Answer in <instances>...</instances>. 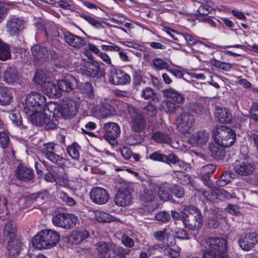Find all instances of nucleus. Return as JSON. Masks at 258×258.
Segmentation results:
<instances>
[{
  "label": "nucleus",
  "mask_w": 258,
  "mask_h": 258,
  "mask_svg": "<svg viewBox=\"0 0 258 258\" xmlns=\"http://www.w3.org/2000/svg\"><path fill=\"white\" fill-rule=\"evenodd\" d=\"M155 218L157 220L162 222H166L168 221L170 217L168 213L165 211L159 212L155 216Z\"/></svg>",
  "instance_id": "obj_63"
},
{
  "label": "nucleus",
  "mask_w": 258,
  "mask_h": 258,
  "mask_svg": "<svg viewBox=\"0 0 258 258\" xmlns=\"http://www.w3.org/2000/svg\"><path fill=\"white\" fill-rule=\"evenodd\" d=\"M23 23V21L19 18L14 17L10 18L6 25L7 32L11 36H17Z\"/></svg>",
  "instance_id": "obj_20"
},
{
  "label": "nucleus",
  "mask_w": 258,
  "mask_h": 258,
  "mask_svg": "<svg viewBox=\"0 0 258 258\" xmlns=\"http://www.w3.org/2000/svg\"><path fill=\"white\" fill-rule=\"evenodd\" d=\"M211 186L212 185H211L210 187H208L207 189L203 190L202 194L203 196L208 200L210 201H214L217 199V195L216 192V188H211Z\"/></svg>",
  "instance_id": "obj_51"
},
{
  "label": "nucleus",
  "mask_w": 258,
  "mask_h": 258,
  "mask_svg": "<svg viewBox=\"0 0 258 258\" xmlns=\"http://www.w3.org/2000/svg\"><path fill=\"white\" fill-rule=\"evenodd\" d=\"M56 183L59 185L66 188L70 187L69 180L67 175L59 176L56 180Z\"/></svg>",
  "instance_id": "obj_61"
},
{
  "label": "nucleus",
  "mask_w": 258,
  "mask_h": 258,
  "mask_svg": "<svg viewBox=\"0 0 258 258\" xmlns=\"http://www.w3.org/2000/svg\"><path fill=\"white\" fill-rule=\"evenodd\" d=\"M81 17L87 21L88 23H89L92 26L97 28V29H103L104 28V26L102 25L101 23L96 20L94 18L91 16L85 14H81L80 15Z\"/></svg>",
  "instance_id": "obj_50"
},
{
  "label": "nucleus",
  "mask_w": 258,
  "mask_h": 258,
  "mask_svg": "<svg viewBox=\"0 0 258 258\" xmlns=\"http://www.w3.org/2000/svg\"><path fill=\"white\" fill-rule=\"evenodd\" d=\"M249 240V245H252L253 247L258 243V233L251 232L246 234Z\"/></svg>",
  "instance_id": "obj_64"
},
{
  "label": "nucleus",
  "mask_w": 258,
  "mask_h": 258,
  "mask_svg": "<svg viewBox=\"0 0 258 258\" xmlns=\"http://www.w3.org/2000/svg\"><path fill=\"white\" fill-rule=\"evenodd\" d=\"M130 76L121 70L113 69L110 71L109 82L112 84L125 85L130 83Z\"/></svg>",
  "instance_id": "obj_13"
},
{
  "label": "nucleus",
  "mask_w": 258,
  "mask_h": 258,
  "mask_svg": "<svg viewBox=\"0 0 258 258\" xmlns=\"http://www.w3.org/2000/svg\"><path fill=\"white\" fill-rule=\"evenodd\" d=\"M89 236V233L85 230L74 231L72 234V237L76 243L82 242Z\"/></svg>",
  "instance_id": "obj_43"
},
{
  "label": "nucleus",
  "mask_w": 258,
  "mask_h": 258,
  "mask_svg": "<svg viewBox=\"0 0 258 258\" xmlns=\"http://www.w3.org/2000/svg\"><path fill=\"white\" fill-rule=\"evenodd\" d=\"M59 198L65 203L69 206H74L76 205V202L72 198L69 197L68 195L63 192L60 191L59 192Z\"/></svg>",
  "instance_id": "obj_59"
},
{
  "label": "nucleus",
  "mask_w": 258,
  "mask_h": 258,
  "mask_svg": "<svg viewBox=\"0 0 258 258\" xmlns=\"http://www.w3.org/2000/svg\"><path fill=\"white\" fill-rule=\"evenodd\" d=\"M16 226L15 222H8L5 225L4 229V236L6 239L14 238L15 236Z\"/></svg>",
  "instance_id": "obj_38"
},
{
  "label": "nucleus",
  "mask_w": 258,
  "mask_h": 258,
  "mask_svg": "<svg viewBox=\"0 0 258 258\" xmlns=\"http://www.w3.org/2000/svg\"><path fill=\"white\" fill-rule=\"evenodd\" d=\"M205 247L207 249L203 253V258H229L224 252L227 249V243L224 238H208Z\"/></svg>",
  "instance_id": "obj_1"
},
{
  "label": "nucleus",
  "mask_w": 258,
  "mask_h": 258,
  "mask_svg": "<svg viewBox=\"0 0 258 258\" xmlns=\"http://www.w3.org/2000/svg\"><path fill=\"white\" fill-rule=\"evenodd\" d=\"M158 193L159 197L162 201H167L172 199L171 188L168 186L160 187Z\"/></svg>",
  "instance_id": "obj_44"
},
{
  "label": "nucleus",
  "mask_w": 258,
  "mask_h": 258,
  "mask_svg": "<svg viewBox=\"0 0 258 258\" xmlns=\"http://www.w3.org/2000/svg\"><path fill=\"white\" fill-rule=\"evenodd\" d=\"M60 240V235L56 231L45 229L34 236L32 244L34 248L39 249L51 248Z\"/></svg>",
  "instance_id": "obj_2"
},
{
  "label": "nucleus",
  "mask_w": 258,
  "mask_h": 258,
  "mask_svg": "<svg viewBox=\"0 0 258 258\" xmlns=\"http://www.w3.org/2000/svg\"><path fill=\"white\" fill-rule=\"evenodd\" d=\"M181 35L183 36L182 41L183 40H185L186 42L189 44V45H192L196 44L203 45V43L200 41L197 40L196 37L195 36H192L188 33L181 34Z\"/></svg>",
  "instance_id": "obj_54"
},
{
  "label": "nucleus",
  "mask_w": 258,
  "mask_h": 258,
  "mask_svg": "<svg viewBox=\"0 0 258 258\" xmlns=\"http://www.w3.org/2000/svg\"><path fill=\"white\" fill-rule=\"evenodd\" d=\"M162 92L165 96L170 98L176 103L181 104L184 102V97L182 94L177 92L175 89L170 88L169 89H164Z\"/></svg>",
  "instance_id": "obj_34"
},
{
  "label": "nucleus",
  "mask_w": 258,
  "mask_h": 258,
  "mask_svg": "<svg viewBox=\"0 0 258 258\" xmlns=\"http://www.w3.org/2000/svg\"><path fill=\"white\" fill-rule=\"evenodd\" d=\"M169 234L167 228H164L162 230H159L154 233V238L158 241H162L168 238Z\"/></svg>",
  "instance_id": "obj_57"
},
{
  "label": "nucleus",
  "mask_w": 258,
  "mask_h": 258,
  "mask_svg": "<svg viewBox=\"0 0 258 258\" xmlns=\"http://www.w3.org/2000/svg\"><path fill=\"white\" fill-rule=\"evenodd\" d=\"M96 246L99 258H122L119 254L125 252L124 249L113 243L101 242Z\"/></svg>",
  "instance_id": "obj_6"
},
{
  "label": "nucleus",
  "mask_w": 258,
  "mask_h": 258,
  "mask_svg": "<svg viewBox=\"0 0 258 258\" xmlns=\"http://www.w3.org/2000/svg\"><path fill=\"white\" fill-rule=\"evenodd\" d=\"M152 67L156 71L167 70L169 67V64L159 58H155L152 60Z\"/></svg>",
  "instance_id": "obj_47"
},
{
  "label": "nucleus",
  "mask_w": 258,
  "mask_h": 258,
  "mask_svg": "<svg viewBox=\"0 0 258 258\" xmlns=\"http://www.w3.org/2000/svg\"><path fill=\"white\" fill-rule=\"evenodd\" d=\"M0 145L8 156H14V151L9 137L6 132H0Z\"/></svg>",
  "instance_id": "obj_27"
},
{
  "label": "nucleus",
  "mask_w": 258,
  "mask_h": 258,
  "mask_svg": "<svg viewBox=\"0 0 258 258\" xmlns=\"http://www.w3.org/2000/svg\"><path fill=\"white\" fill-rule=\"evenodd\" d=\"M94 214L96 220L100 222H110L118 221L117 218L113 217L108 213L102 211H96Z\"/></svg>",
  "instance_id": "obj_37"
},
{
  "label": "nucleus",
  "mask_w": 258,
  "mask_h": 258,
  "mask_svg": "<svg viewBox=\"0 0 258 258\" xmlns=\"http://www.w3.org/2000/svg\"><path fill=\"white\" fill-rule=\"evenodd\" d=\"M112 107L108 104L95 106L92 109V113L96 117L103 118L113 114Z\"/></svg>",
  "instance_id": "obj_22"
},
{
  "label": "nucleus",
  "mask_w": 258,
  "mask_h": 258,
  "mask_svg": "<svg viewBox=\"0 0 258 258\" xmlns=\"http://www.w3.org/2000/svg\"><path fill=\"white\" fill-rule=\"evenodd\" d=\"M132 116V129L133 131L140 133L143 131L147 126L146 119L137 110L132 108L130 110Z\"/></svg>",
  "instance_id": "obj_12"
},
{
  "label": "nucleus",
  "mask_w": 258,
  "mask_h": 258,
  "mask_svg": "<svg viewBox=\"0 0 258 258\" xmlns=\"http://www.w3.org/2000/svg\"><path fill=\"white\" fill-rule=\"evenodd\" d=\"M13 101V95L10 90L6 87L0 86V104L8 105Z\"/></svg>",
  "instance_id": "obj_35"
},
{
  "label": "nucleus",
  "mask_w": 258,
  "mask_h": 258,
  "mask_svg": "<svg viewBox=\"0 0 258 258\" xmlns=\"http://www.w3.org/2000/svg\"><path fill=\"white\" fill-rule=\"evenodd\" d=\"M144 113L151 117L156 116L157 110L156 107L151 103H149L144 108Z\"/></svg>",
  "instance_id": "obj_58"
},
{
  "label": "nucleus",
  "mask_w": 258,
  "mask_h": 258,
  "mask_svg": "<svg viewBox=\"0 0 258 258\" xmlns=\"http://www.w3.org/2000/svg\"><path fill=\"white\" fill-rule=\"evenodd\" d=\"M8 251L7 254L12 258L18 256L22 249V243L18 240L14 238L8 239Z\"/></svg>",
  "instance_id": "obj_26"
},
{
  "label": "nucleus",
  "mask_w": 258,
  "mask_h": 258,
  "mask_svg": "<svg viewBox=\"0 0 258 258\" xmlns=\"http://www.w3.org/2000/svg\"><path fill=\"white\" fill-rule=\"evenodd\" d=\"M154 95V90L150 87H147L142 90L141 96L145 99H149L152 98Z\"/></svg>",
  "instance_id": "obj_62"
},
{
  "label": "nucleus",
  "mask_w": 258,
  "mask_h": 258,
  "mask_svg": "<svg viewBox=\"0 0 258 258\" xmlns=\"http://www.w3.org/2000/svg\"><path fill=\"white\" fill-rule=\"evenodd\" d=\"M77 80L74 78H72L70 81L67 80H61L58 81V84L60 91L70 92L74 88L75 84H77Z\"/></svg>",
  "instance_id": "obj_36"
},
{
  "label": "nucleus",
  "mask_w": 258,
  "mask_h": 258,
  "mask_svg": "<svg viewBox=\"0 0 258 258\" xmlns=\"http://www.w3.org/2000/svg\"><path fill=\"white\" fill-rule=\"evenodd\" d=\"M231 179V173L226 171L223 173L219 179L217 181V184L220 186H223L229 183Z\"/></svg>",
  "instance_id": "obj_53"
},
{
  "label": "nucleus",
  "mask_w": 258,
  "mask_h": 258,
  "mask_svg": "<svg viewBox=\"0 0 258 258\" xmlns=\"http://www.w3.org/2000/svg\"><path fill=\"white\" fill-rule=\"evenodd\" d=\"M34 81L37 86H40L42 89L50 80L46 77L43 71L39 70L36 72Z\"/></svg>",
  "instance_id": "obj_39"
},
{
  "label": "nucleus",
  "mask_w": 258,
  "mask_h": 258,
  "mask_svg": "<svg viewBox=\"0 0 258 258\" xmlns=\"http://www.w3.org/2000/svg\"><path fill=\"white\" fill-rule=\"evenodd\" d=\"M30 114L31 122L37 125H44L46 130L53 129L56 126V121L50 119L45 113L43 109H36L34 112H27Z\"/></svg>",
  "instance_id": "obj_7"
},
{
  "label": "nucleus",
  "mask_w": 258,
  "mask_h": 258,
  "mask_svg": "<svg viewBox=\"0 0 258 258\" xmlns=\"http://www.w3.org/2000/svg\"><path fill=\"white\" fill-rule=\"evenodd\" d=\"M63 38L68 44L75 48H80L85 44V40L83 38L69 32L63 33Z\"/></svg>",
  "instance_id": "obj_24"
},
{
  "label": "nucleus",
  "mask_w": 258,
  "mask_h": 258,
  "mask_svg": "<svg viewBox=\"0 0 258 258\" xmlns=\"http://www.w3.org/2000/svg\"><path fill=\"white\" fill-rule=\"evenodd\" d=\"M156 196V192L150 189L144 188L140 192V200L146 202H150L153 201Z\"/></svg>",
  "instance_id": "obj_41"
},
{
  "label": "nucleus",
  "mask_w": 258,
  "mask_h": 258,
  "mask_svg": "<svg viewBox=\"0 0 258 258\" xmlns=\"http://www.w3.org/2000/svg\"><path fill=\"white\" fill-rule=\"evenodd\" d=\"M171 192L173 195L178 198H181L184 194L183 187L179 185H174L172 187Z\"/></svg>",
  "instance_id": "obj_60"
},
{
  "label": "nucleus",
  "mask_w": 258,
  "mask_h": 258,
  "mask_svg": "<svg viewBox=\"0 0 258 258\" xmlns=\"http://www.w3.org/2000/svg\"><path fill=\"white\" fill-rule=\"evenodd\" d=\"M209 135L205 131H200L192 134L188 143L193 147H200L205 145L208 141Z\"/></svg>",
  "instance_id": "obj_19"
},
{
  "label": "nucleus",
  "mask_w": 258,
  "mask_h": 258,
  "mask_svg": "<svg viewBox=\"0 0 258 258\" xmlns=\"http://www.w3.org/2000/svg\"><path fill=\"white\" fill-rule=\"evenodd\" d=\"M238 244L239 246L244 250L248 251L253 248L251 244L249 245V240L247 236L245 235L241 236L238 240Z\"/></svg>",
  "instance_id": "obj_52"
},
{
  "label": "nucleus",
  "mask_w": 258,
  "mask_h": 258,
  "mask_svg": "<svg viewBox=\"0 0 258 258\" xmlns=\"http://www.w3.org/2000/svg\"><path fill=\"white\" fill-rule=\"evenodd\" d=\"M211 1H209L201 6L199 8L197 13L196 14V18L200 21H204L207 17L208 14L214 9L211 6Z\"/></svg>",
  "instance_id": "obj_33"
},
{
  "label": "nucleus",
  "mask_w": 258,
  "mask_h": 258,
  "mask_svg": "<svg viewBox=\"0 0 258 258\" xmlns=\"http://www.w3.org/2000/svg\"><path fill=\"white\" fill-rule=\"evenodd\" d=\"M149 158L153 161L168 164L169 160V154L167 156L156 151L150 155Z\"/></svg>",
  "instance_id": "obj_48"
},
{
  "label": "nucleus",
  "mask_w": 258,
  "mask_h": 258,
  "mask_svg": "<svg viewBox=\"0 0 258 258\" xmlns=\"http://www.w3.org/2000/svg\"><path fill=\"white\" fill-rule=\"evenodd\" d=\"M31 51L33 56L38 60L50 57L55 59L57 57V53L54 50H51L48 48L39 45L32 47Z\"/></svg>",
  "instance_id": "obj_16"
},
{
  "label": "nucleus",
  "mask_w": 258,
  "mask_h": 258,
  "mask_svg": "<svg viewBox=\"0 0 258 258\" xmlns=\"http://www.w3.org/2000/svg\"><path fill=\"white\" fill-rule=\"evenodd\" d=\"M79 221L77 216L70 213H60L54 216L52 219L55 226L66 229L73 228Z\"/></svg>",
  "instance_id": "obj_9"
},
{
  "label": "nucleus",
  "mask_w": 258,
  "mask_h": 258,
  "mask_svg": "<svg viewBox=\"0 0 258 258\" xmlns=\"http://www.w3.org/2000/svg\"><path fill=\"white\" fill-rule=\"evenodd\" d=\"M46 105V98L42 94L32 92L25 98V109L27 112H34L36 109H44Z\"/></svg>",
  "instance_id": "obj_8"
},
{
  "label": "nucleus",
  "mask_w": 258,
  "mask_h": 258,
  "mask_svg": "<svg viewBox=\"0 0 258 258\" xmlns=\"http://www.w3.org/2000/svg\"><path fill=\"white\" fill-rule=\"evenodd\" d=\"M90 198L94 203L99 205H103L108 201L109 196L105 189L96 187L92 189L90 192Z\"/></svg>",
  "instance_id": "obj_17"
},
{
  "label": "nucleus",
  "mask_w": 258,
  "mask_h": 258,
  "mask_svg": "<svg viewBox=\"0 0 258 258\" xmlns=\"http://www.w3.org/2000/svg\"><path fill=\"white\" fill-rule=\"evenodd\" d=\"M216 120L221 123L229 122L231 120L232 114L226 108L217 107L215 112Z\"/></svg>",
  "instance_id": "obj_30"
},
{
  "label": "nucleus",
  "mask_w": 258,
  "mask_h": 258,
  "mask_svg": "<svg viewBox=\"0 0 258 258\" xmlns=\"http://www.w3.org/2000/svg\"><path fill=\"white\" fill-rule=\"evenodd\" d=\"M103 137L111 145L116 144V138L120 134L119 125L114 122H107L104 125Z\"/></svg>",
  "instance_id": "obj_11"
},
{
  "label": "nucleus",
  "mask_w": 258,
  "mask_h": 258,
  "mask_svg": "<svg viewBox=\"0 0 258 258\" xmlns=\"http://www.w3.org/2000/svg\"><path fill=\"white\" fill-rule=\"evenodd\" d=\"M78 109L76 102L73 99L67 98L62 102L60 113L63 117L69 118L74 116L77 114Z\"/></svg>",
  "instance_id": "obj_14"
},
{
  "label": "nucleus",
  "mask_w": 258,
  "mask_h": 258,
  "mask_svg": "<svg viewBox=\"0 0 258 258\" xmlns=\"http://www.w3.org/2000/svg\"><path fill=\"white\" fill-rule=\"evenodd\" d=\"M56 145L52 143H46L43 145L42 153L43 156L52 163L59 167H72L74 164L69 159H66L56 153Z\"/></svg>",
  "instance_id": "obj_5"
},
{
  "label": "nucleus",
  "mask_w": 258,
  "mask_h": 258,
  "mask_svg": "<svg viewBox=\"0 0 258 258\" xmlns=\"http://www.w3.org/2000/svg\"><path fill=\"white\" fill-rule=\"evenodd\" d=\"M168 164H172L176 169V172H182L188 168V164L180 160L178 156L173 153L169 154V160Z\"/></svg>",
  "instance_id": "obj_31"
},
{
  "label": "nucleus",
  "mask_w": 258,
  "mask_h": 258,
  "mask_svg": "<svg viewBox=\"0 0 258 258\" xmlns=\"http://www.w3.org/2000/svg\"><path fill=\"white\" fill-rule=\"evenodd\" d=\"M216 168V166L213 164H207L201 168L202 180L208 187L212 185V183L210 181V178L213 174Z\"/></svg>",
  "instance_id": "obj_28"
},
{
  "label": "nucleus",
  "mask_w": 258,
  "mask_h": 258,
  "mask_svg": "<svg viewBox=\"0 0 258 258\" xmlns=\"http://www.w3.org/2000/svg\"><path fill=\"white\" fill-rule=\"evenodd\" d=\"M11 56L10 47L5 43L0 42V60L5 61Z\"/></svg>",
  "instance_id": "obj_45"
},
{
  "label": "nucleus",
  "mask_w": 258,
  "mask_h": 258,
  "mask_svg": "<svg viewBox=\"0 0 258 258\" xmlns=\"http://www.w3.org/2000/svg\"><path fill=\"white\" fill-rule=\"evenodd\" d=\"M47 192L46 190H43L41 192L32 194L30 195L31 199L37 202L38 203L41 204L47 198Z\"/></svg>",
  "instance_id": "obj_49"
},
{
  "label": "nucleus",
  "mask_w": 258,
  "mask_h": 258,
  "mask_svg": "<svg viewBox=\"0 0 258 258\" xmlns=\"http://www.w3.org/2000/svg\"><path fill=\"white\" fill-rule=\"evenodd\" d=\"M16 175L19 180L24 182L31 181L34 176L33 170L22 165L18 167Z\"/></svg>",
  "instance_id": "obj_23"
},
{
  "label": "nucleus",
  "mask_w": 258,
  "mask_h": 258,
  "mask_svg": "<svg viewBox=\"0 0 258 258\" xmlns=\"http://www.w3.org/2000/svg\"><path fill=\"white\" fill-rule=\"evenodd\" d=\"M258 102H253L249 111L250 118L258 122Z\"/></svg>",
  "instance_id": "obj_56"
},
{
  "label": "nucleus",
  "mask_w": 258,
  "mask_h": 258,
  "mask_svg": "<svg viewBox=\"0 0 258 258\" xmlns=\"http://www.w3.org/2000/svg\"><path fill=\"white\" fill-rule=\"evenodd\" d=\"M42 90L43 93L49 97L59 98L61 95L59 85L50 81L47 82V83L44 86Z\"/></svg>",
  "instance_id": "obj_25"
},
{
  "label": "nucleus",
  "mask_w": 258,
  "mask_h": 258,
  "mask_svg": "<svg viewBox=\"0 0 258 258\" xmlns=\"http://www.w3.org/2000/svg\"><path fill=\"white\" fill-rule=\"evenodd\" d=\"M132 195L126 189H121L118 191L114 198V203L121 207L125 206L131 204L132 201Z\"/></svg>",
  "instance_id": "obj_21"
},
{
  "label": "nucleus",
  "mask_w": 258,
  "mask_h": 258,
  "mask_svg": "<svg viewBox=\"0 0 258 258\" xmlns=\"http://www.w3.org/2000/svg\"><path fill=\"white\" fill-rule=\"evenodd\" d=\"M80 149L81 147L78 143H73L67 147V152L73 159L78 161L80 158Z\"/></svg>",
  "instance_id": "obj_40"
},
{
  "label": "nucleus",
  "mask_w": 258,
  "mask_h": 258,
  "mask_svg": "<svg viewBox=\"0 0 258 258\" xmlns=\"http://www.w3.org/2000/svg\"><path fill=\"white\" fill-rule=\"evenodd\" d=\"M161 253H163L164 255H166L172 258H177L180 255L179 250L173 249L168 245H165L162 246Z\"/></svg>",
  "instance_id": "obj_46"
},
{
  "label": "nucleus",
  "mask_w": 258,
  "mask_h": 258,
  "mask_svg": "<svg viewBox=\"0 0 258 258\" xmlns=\"http://www.w3.org/2000/svg\"><path fill=\"white\" fill-rule=\"evenodd\" d=\"M181 219L185 226L192 230L201 227L203 222L201 211L193 205H187L184 207Z\"/></svg>",
  "instance_id": "obj_3"
},
{
  "label": "nucleus",
  "mask_w": 258,
  "mask_h": 258,
  "mask_svg": "<svg viewBox=\"0 0 258 258\" xmlns=\"http://www.w3.org/2000/svg\"><path fill=\"white\" fill-rule=\"evenodd\" d=\"M220 144L215 142L209 144V149L210 151L211 156L217 160L223 159L225 156V151Z\"/></svg>",
  "instance_id": "obj_29"
},
{
  "label": "nucleus",
  "mask_w": 258,
  "mask_h": 258,
  "mask_svg": "<svg viewBox=\"0 0 258 258\" xmlns=\"http://www.w3.org/2000/svg\"><path fill=\"white\" fill-rule=\"evenodd\" d=\"M255 168L254 164L248 160L236 161L233 164V169L238 175L247 176L251 174Z\"/></svg>",
  "instance_id": "obj_15"
},
{
  "label": "nucleus",
  "mask_w": 258,
  "mask_h": 258,
  "mask_svg": "<svg viewBox=\"0 0 258 258\" xmlns=\"http://www.w3.org/2000/svg\"><path fill=\"white\" fill-rule=\"evenodd\" d=\"M215 141L223 147L231 146L235 141L236 135L231 128L225 125H217L213 130Z\"/></svg>",
  "instance_id": "obj_4"
},
{
  "label": "nucleus",
  "mask_w": 258,
  "mask_h": 258,
  "mask_svg": "<svg viewBox=\"0 0 258 258\" xmlns=\"http://www.w3.org/2000/svg\"><path fill=\"white\" fill-rule=\"evenodd\" d=\"M21 78V74L14 67H8L4 72V81L8 84L14 85L19 83Z\"/></svg>",
  "instance_id": "obj_18"
},
{
  "label": "nucleus",
  "mask_w": 258,
  "mask_h": 258,
  "mask_svg": "<svg viewBox=\"0 0 258 258\" xmlns=\"http://www.w3.org/2000/svg\"><path fill=\"white\" fill-rule=\"evenodd\" d=\"M82 71L84 74L90 77H94L99 74L100 67L96 62H86L83 66Z\"/></svg>",
  "instance_id": "obj_32"
},
{
  "label": "nucleus",
  "mask_w": 258,
  "mask_h": 258,
  "mask_svg": "<svg viewBox=\"0 0 258 258\" xmlns=\"http://www.w3.org/2000/svg\"><path fill=\"white\" fill-rule=\"evenodd\" d=\"M194 122V116L188 112L181 113L176 119L177 129L184 134L189 131Z\"/></svg>",
  "instance_id": "obj_10"
},
{
  "label": "nucleus",
  "mask_w": 258,
  "mask_h": 258,
  "mask_svg": "<svg viewBox=\"0 0 258 258\" xmlns=\"http://www.w3.org/2000/svg\"><path fill=\"white\" fill-rule=\"evenodd\" d=\"M152 139L155 142L158 143L169 144L171 141L168 134L161 132L154 133L153 134Z\"/></svg>",
  "instance_id": "obj_42"
},
{
  "label": "nucleus",
  "mask_w": 258,
  "mask_h": 258,
  "mask_svg": "<svg viewBox=\"0 0 258 258\" xmlns=\"http://www.w3.org/2000/svg\"><path fill=\"white\" fill-rule=\"evenodd\" d=\"M216 192L217 199L221 200L229 199L232 197L231 193L222 188H216Z\"/></svg>",
  "instance_id": "obj_55"
}]
</instances>
